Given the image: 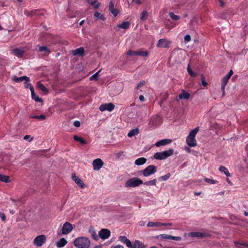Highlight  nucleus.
Here are the masks:
<instances>
[{
    "mask_svg": "<svg viewBox=\"0 0 248 248\" xmlns=\"http://www.w3.org/2000/svg\"><path fill=\"white\" fill-rule=\"evenodd\" d=\"M74 244L77 248H88L90 246V241L86 237H79L75 240Z\"/></svg>",
    "mask_w": 248,
    "mask_h": 248,
    "instance_id": "f257e3e1",
    "label": "nucleus"
},
{
    "mask_svg": "<svg viewBox=\"0 0 248 248\" xmlns=\"http://www.w3.org/2000/svg\"><path fill=\"white\" fill-rule=\"evenodd\" d=\"M173 152L174 150L173 149H170L168 150L161 152H157L155 154L154 158L158 160L165 159L166 158L172 155Z\"/></svg>",
    "mask_w": 248,
    "mask_h": 248,
    "instance_id": "f03ea898",
    "label": "nucleus"
},
{
    "mask_svg": "<svg viewBox=\"0 0 248 248\" xmlns=\"http://www.w3.org/2000/svg\"><path fill=\"white\" fill-rule=\"evenodd\" d=\"M119 240L123 243L125 244L128 248H139L140 242L139 241H136L135 243L132 245L131 241L124 236H120Z\"/></svg>",
    "mask_w": 248,
    "mask_h": 248,
    "instance_id": "7ed1b4c3",
    "label": "nucleus"
},
{
    "mask_svg": "<svg viewBox=\"0 0 248 248\" xmlns=\"http://www.w3.org/2000/svg\"><path fill=\"white\" fill-rule=\"evenodd\" d=\"M184 237L186 238H188L189 237L203 238L207 237L208 236V234L204 232H195L186 233L184 234Z\"/></svg>",
    "mask_w": 248,
    "mask_h": 248,
    "instance_id": "20e7f679",
    "label": "nucleus"
},
{
    "mask_svg": "<svg viewBox=\"0 0 248 248\" xmlns=\"http://www.w3.org/2000/svg\"><path fill=\"white\" fill-rule=\"evenodd\" d=\"M156 170V167L153 165H151L143 170L142 174L144 176L147 177L155 173Z\"/></svg>",
    "mask_w": 248,
    "mask_h": 248,
    "instance_id": "39448f33",
    "label": "nucleus"
},
{
    "mask_svg": "<svg viewBox=\"0 0 248 248\" xmlns=\"http://www.w3.org/2000/svg\"><path fill=\"white\" fill-rule=\"evenodd\" d=\"M46 241V237L42 234L37 236L33 240V244L36 247H41Z\"/></svg>",
    "mask_w": 248,
    "mask_h": 248,
    "instance_id": "423d86ee",
    "label": "nucleus"
},
{
    "mask_svg": "<svg viewBox=\"0 0 248 248\" xmlns=\"http://www.w3.org/2000/svg\"><path fill=\"white\" fill-rule=\"evenodd\" d=\"M171 42L166 38L160 39L158 40L156 46L159 48H168Z\"/></svg>",
    "mask_w": 248,
    "mask_h": 248,
    "instance_id": "0eeeda50",
    "label": "nucleus"
},
{
    "mask_svg": "<svg viewBox=\"0 0 248 248\" xmlns=\"http://www.w3.org/2000/svg\"><path fill=\"white\" fill-rule=\"evenodd\" d=\"M73 230V226L71 224L68 222H66L63 225L62 233L63 234H67L70 233Z\"/></svg>",
    "mask_w": 248,
    "mask_h": 248,
    "instance_id": "6e6552de",
    "label": "nucleus"
},
{
    "mask_svg": "<svg viewBox=\"0 0 248 248\" xmlns=\"http://www.w3.org/2000/svg\"><path fill=\"white\" fill-rule=\"evenodd\" d=\"M140 185V179L133 178L127 181L125 186L127 187H135Z\"/></svg>",
    "mask_w": 248,
    "mask_h": 248,
    "instance_id": "1a4fd4ad",
    "label": "nucleus"
},
{
    "mask_svg": "<svg viewBox=\"0 0 248 248\" xmlns=\"http://www.w3.org/2000/svg\"><path fill=\"white\" fill-rule=\"evenodd\" d=\"M104 163L100 158L94 159L93 162V170H99L103 166Z\"/></svg>",
    "mask_w": 248,
    "mask_h": 248,
    "instance_id": "9d476101",
    "label": "nucleus"
},
{
    "mask_svg": "<svg viewBox=\"0 0 248 248\" xmlns=\"http://www.w3.org/2000/svg\"><path fill=\"white\" fill-rule=\"evenodd\" d=\"M114 108V105L111 103H106L101 105L99 109L101 111L108 110L111 111Z\"/></svg>",
    "mask_w": 248,
    "mask_h": 248,
    "instance_id": "9b49d317",
    "label": "nucleus"
},
{
    "mask_svg": "<svg viewBox=\"0 0 248 248\" xmlns=\"http://www.w3.org/2000/svg\"><path fill=\"white\" fill-rule=\"evenodd\" d=\"M110 235V232L107 229H102L99 232V236L102 239L108 238Z\"/></svg>",
    "mask_w": 248,
    "mask_h": 248,
    "instance_id": "f8f14e48",
    "label": "nucleus"
},
{
    "mask_svg": "<svg viewBox=\"0 0 248 248\" xmlns=\"http://www.w3.org/2000/svg\"><path fill=\"white\" fill-rule=\"evenodd\" d=\"M72 178L73 181L81 188L85 186L84 182L78 177L76 175L75 173H72Z\"/></svg>",
    "mask_w": 248,
    "mask_h": 248,
    "instance_id": "ddd939ff",
    "label": "nucleus"
},
{
    "mask_svg": "<svg viewBox=\"0 0 248 248\" xmlns=\"http://www.w3.org/2000/svg\"><path fill=\"white\" fill-rule=\"evenodd\" d=\"M36 49L39 52H44V55H48L51 53L50 49L46 46H40L38 45Z\"/></svg>",
    "mask_w": 248,
    "mask_h": 248,
    "instance_id": "4468645a",
    "label": "nucleus"
},
{
    "mask_svg": "<svg viewBox=\"0 0 248 248\" xmlns=\"http://www.w3.org/2000/svg\"><path fill=\"white\" fill-rule=\"evenodd\" d=\"M108 9L110 13L113 15L114 16L118 15L119 11L118 9L114 8V4L112 1H110L108 5Z\"/></svg>",
    "mask_w": 248,
    "mask_h": 248,
    "instance_id": "2eb2a0df",
    "label": "nucleus"
},
{
    "mask_svg": "<svg viewBox=\"0 0 248 248\" xmlns=\"http://www.w3.org/2000/svg\"><path fill=\"white\" fill-rule=\"evenodd\" d=\"M172 141L170 139H163L160 140H159L157 141L155 143V146L156 147H160L166 145L167 144H170Z\"/></svg>",
    "mask_w": 248,
    "mask_h": 248,
    "instance_id": "dca6fc26",
    "label": "nucleus"
},
{
    "mask_svg": "<svg viewBox=\"0 0 248 248\" xmlns=\"http://www.w3.org/2000/svg\"><path fill=\"white\" fill-rule=\"evenodd\" d=\"M12 80L16 82H21L23 80H25L26 82H27L30 81V78L27 76L17 77L16 76H14L12 77Z\"/></svg>",
    "mask_w": 248,
    "mask_h": 248,
    "instance_id": "f3484780",
    "label": "nucleus"
},
{
    "mask_svg": "<svg viewBox=\"0 0 248 248\" xmlns=\"http://www.w3.org/2000/svg\"><path fill=\"white\" fill-rule=\"evenodd\" d=\"M230 78L226 76L223 77L221 81V90L222 91V96L225 95V88L228 80Z\"/></svg>",
    "mask_w": 248,
    "mask_h": 248,
    "instance_id": "a211bd4d",
    "label": "nucleus"
},
{
    "mask_svg": "<svg viewBox=\"0 0 248 248\" xmlns=\"http://www.w3.org/2000/svg\"><path fill=\"white\" fill-rule=\"evenodd\" d=\"M190 96V94L186 92L184 90L182 91V93L179 94L178 98L179 99H189Z\"/></svg>",
    "mask_w": 248,
    "mask_h": 248,
    "instance_id": "6ab92c4d",
    "label": "nucleus"
},
{
    "mask_svg": "<svg viewBox=\"0 0 248 248\" xmlns=\"http://www.w3.org/2000/svg\"><path fill=\"white\" fill-rule=\"evenodd\" d=\"M186 143L190 147H195L197 145L195 138H189L187 137L186 140Z\"/></svg>",
    "mask_w": 248,
    "mask_h": 248,
    "instance_id": "aec40b11",
    "label": "nucleus"
},
{
    "mask_svg": "<svg viewBox=\"0 0 248 248\" xmlns=\"http://www.w3.org/2000/svg\"><path fill=\"white\" fill-rule=\"evenodd\" d=\"M84 53V49L83 47H81L76 49L73 51V54L74 55H79L80 56H83Z\"/></svg>",
    "mask_w": 248,
    "mask_h": 248,
    "instance_id": "412c9836",
    "label": "nucleus"
},
{
    "mask_svg": "<svg viewBox=\"0 0 248 248\" xmlns=\"http://www.w3.org/2000/svg\"><path fill=\"white\" fill-rule=\"evenodd\" d=\"M89 232L91 234L92 237L95 240L98 239V236L95 230L92 227H91L89 230Z\"/></svg>",
    "mask_w": 248,
    "mask_h": 248,
    "instance_id": "4be33fe9",
    "label": "nucleus"
},
{
    "mask_svg": "<svg viewBox=\"0 0 248 248\" xmlns=\"http://www.w3.org/2000/svg\"><path fill=\"white\" fill-rule=\"evenodd\" d=\"M67 243V241L64 238H61L56 244L57 248H61L64 247Z\"/></svg>",
    "mask_w": 248,
    "mask_h": 248,
    "instance_id": "5701e85b",
    "label": "nucleus"
},
{
    "mask_svg": "<svg viewBox=\"0 0 248 248\" xmlns=\"http://www.w3.org/2000/svg\"><path fill=\"white\" fill-rule=\"evenodd\" d=\"M235 246L238 248H248V243L234 241Z\"/></svg>",
    "mask_w": 248,
    "mask_h": 248,
    "instance_id": "b1692460",
    "label": "nucleus"
},
{
    "mask_svg": "<svg viewBox=\"0 0 248 248\" xmlns=\"http://www.w3.org/2000/svg\"><path fill=\"white\" fill-rule=\"evenodd\" d=\"M13 52L15 55H16L17 57L22 56L24 52L23 50L18 48L13 49Z\"/></svg>",
    "mask_w": 248,
    "mask_h": 248,
    "instance_id": "393cba45",
    "label": "nucleus"
},
{
    "mask_svg": "<svg viewBox=\"0 0 248 248\" xmlns=\"http://www.w3.org/2000/svg\"><path fill=\"white\" fill-rule=\"evenodd\" d=\"M130 26V23L128 21H124L118 25L117 27L123 29H127Z\"/></svg>",
    "mask_w": 248,
    "mask_h": 248,
    "instance_id": "a878e982",
    "label": "nucleus"
},
{
    "mask_svg": "<svg viewBox=\"0 0 248 248\" xmlns=\"http://www.w3.org/2000/svg\"><path fill=\"white\" fill-rule=\"evenodd\" d=\"M144 184L146 186H154L156 185V180L155 179H153L152 180H150L149 181H146L144 183L141 180H140V184Z\"/></svg>",
    "mask_w": 248,
    "mask_h": 248,
    "instance_id": "bb28decb",
    "label": "nucleus"
},
{
    "mask_svg": "<svg viewBox=\"0 0 248 248\" xmlns=\"http://www.w3.org/2000/svg\"><path fill=\"white\" fill-rule=\"evenodd\" d=\"M37 88L44 92L45 94H46L48 92L47 89L44 86V85L40 82H38L37 85Z\"/></svg>",
    "mask_w": 248,
    "mask_h": 248,
    "instance_id": "cd10ccee",
    "label": "nucleus"
},
{
    "mask_svg": "<svg viewBox=\"0 0 248 248\" xmlns=\"http://www.w3.org/2000/svg\"><path fill=\"white\" fill-rule=\"evenodd\" d=\"M139 133V130L138 128L133 129L129 131L128 133L127 136L129 137H132L135 135H137Z\"/></svg>",
    "mask_w": 248,
    "mask_h": 248,
    "instance_id": "c85d7f7f",
    "label": "nucleus"
},
{
    "mask_svg": "<svg viewBox=\"0 0 248 248\" xmlns=\"http://www.w3.org/2000/svg\"><path fill=\"white\" fill-rule=\"evenodd\" d=\"M199 130V127H197L195 129H193L192 131H190L189 133L188 136L187 137H189V138H195L196 135L197 134V132Z\"/></svg>",
    "mask_w": 248,
    "mask_h": 248,
    "instance_id": "c756f323",
    "label": "nucleus"
},
{
    "mask_svg": "<svg viewBox=\"0 0 248 248\" xmlns=\"http://www.w3.org/2000/svg\"><path fill=\"white\" fill-rule=\"evenodd\" d=\"M219 170L220 171H221V172H223L227 176H230V172H229V170H228V169L225 167L224 166H221L219 168Z\"/></svg>",
    "mask_w": 248,
    "mask_h": 248,
    "instance_id": "7c9ffc66",
    "label": "nucleus"
},
{
    "mask_svg": "<svg viewBox=\"0 0 248 248\" xmlns=\"http://www.w3.org/2000/svg\"><path fill=\"white\" fill-rule=\"evenodd\" d=\"M156 238L164 240H170V235L167 234H161L156 236Z\"/></svg>",
    "mask_w": 248,
    "mask_h": 248,
    "instance_id": "2f4dec72",
    "label": "nucleus"
},
{
    "mask_svg": "<svg viewBox=\"0 0 248 248\" xmlns=\"http://www.w3.org/2000/svg\"><path fill=\"white\" fill-rule=\"evenodd\" d=\"M0 181L4 183H8L10 182V177L8 176L0 174Z\"/></svg>",
    "mask_w": 248,
    "mask_h": 248,
    "instance_id": "473e14b6",
    "label": "nucleus"
},
{
    "mask_svg": "<svg viewBox=\"0 0 248 248\" xmlns=\"http://www.w3.org/2000/svg\"><path fill=\"white\" fill-rule=\"evenodd\" d=\"M30 118H33V119H37L39 120L42 121L46 119V117L44 115H31L30 117Z\"/></svg>",
    "mask_w": 248,
    "mask_h": 248,
    "instance_id": "72a5a7b5",
    "label": "nucleus"
},
{
    "mask_svg": "<svg viewBox=\"0 0 248 248\" xmlns=\"http://www.w3.org/2000/svg\"><path fill=\"white\" fill-rule=\"evenodd\" d=\"M148 227H160V222H154L152 221H150L147 223Z\"/></svg>",
    "mask_w": 248,
    "mask_h": 248,
    "instance_id": "f704fd0d",
    "label": "nucleus"
},
{
    "mask_svg": "<svg viewBox=\"0 0 248 248\" xmlns=\"http://www.w3.org/2000/svg\"><path fill=\"white\" fill-rule=\"evenodd\" d=\"M169 15L171 19L174 21L178 20L180 18V16L175 15L173 12L170 13Z\"/></svg>",
    "mask_w": 248,
    "mask_h": 248,
    "instance_id": "c9c22d12",
    "label": "nucleus"
},
{
    "mask_svg": "<svg viewBox=\"0 0 248 248\" xmlns=\"http://www.w3.org/2000/svg\"><path fill=\"white\" fill-rule=\"evenodd\" d=\"M94 16L96 18L101 19L103 21L106 20V18L105 17V16L98 12H96L95 13H94Z\"/></svg>",
    "mask_w": 248,
    "mask_h": 248,
    "instance_id": "e433bc0d",
    "label": "nucleus"
},
{
    "mask_svg": "<svg viewBox=\"0 0 248 248\" xmlns=\"http://www.w3.org/2000/svg\"><path fill=\"white\" fill-rule=\"evenodd\" d=\"M148 16V13L147 11H143L140 15V20H145Z\"/></svg>",
    "mask_w": 248,
    "mask_h": 248,
    "instance_id": "4c0bfd02",
    "label": "nucleus"
},
{
    "mask_svg": "<svg viewBox=\"0 0 248 248\" xmlns=\"http://www.w3.org/2000/svg\"><path fill=\"white\" fill-rule=\"evenodd\" d=\"M74 139L76 141H79L82 144H86V141L83 139L81 138L77 135H75L74 136Z\"/></svg>",
    "mask_w": 248,
    "mask_h": 248,
    "instance_id": "58836bf2",
    "label": "nucleus"
},
{
    "mask_svg": "<svg viewBox=\"0 0 248 248\" xmlns=\"http://www.w3.org/2000/svg\"><path fill=\"white\" fill-rule=\"evenodd\" d=\"M89 3L93 5L95 8H97L99 6V3L96 0H91L89 1Z\"/></svg>",
    "mask_w": 248,
    "mask_h": 248,
    "instance_id": "ea45409f",
    "label": "nucleus"
},
{
    "mask_svg": "<svg viewBox=\"0 0 248 248\" xmlns=\"http://www.w3.org/2000/svg\"><path fill=\"white\" fill-rule=\"evenodd\" d=\"M170 177V173H167L165 175L162 176L158 178L159 181L163 180L166 181Z\"/></svg>",
    "mask_w": 248,
    "mask_h": 248,
    "instance_id": "a19ab883",
    "label": "nucleus"
},
{
    "mask_svg": "<svg viewBox=\"0 0 248 248\" xmlns=\"http://www.w3.org/2000/svg\"><path fill=\"white\" fill-rule=\"evenodd\" d=\"M100 71V70L98 71L96 73H95L94 74H93V75L91 76L90 78V79L91 80H97L98 79V77L99 76V73Z\"/></svg>",
    "mask_w": 248,
    "mask_h": 248,
    "instance_id": "79ce46f5",
    "label": "nucleus"
},
{
    "mask_svg": "<svg viewBox=\"0 0 248 248\" xmlns=\"http://www.w3.org/2000/svg\"><path fill=\"white\" fill-rule=\"evenodd\" d=\"M142 110V111H145V115H147L149 113V108L148 106H143L140 107V110Z\"/></svg>",
    "mask_w": 248,
    "mask_h": 248,
    "instance_id": "37998d69",
    "label": "nucleus"
},
{
    "mask_svg": "<svg viewBox=\"0 0 248 248\" xmlns=\"http://www.w3.org/2000/svg\"><path fill=\"white\" fill-rule=\"evenodd\" d=\"M187 72H188V74L191 77H196V76H197L196 74L192 71V70H191V69L190 67L189 64L188 65V67H187Z\"/></svg>",
    "mask_w": 248,
    "mask_h": 248,
    "instance_id": "c03bdc74",
    "label": "nucleus"
},
{
    "mask_svg": "<svg viewBox=\"0 0 248 248\" xmlns=\"http://www.w3.org/2000/svg\"><path fill=\"white\" fill-rule=\"evenodd\" d=\"M141 57H144V60L147 59V58L148 57V52L147 51H141L140 50V58Z\"/></svg>",
    "mask_w": 248,
    "mask_h": 248,
    "instance_id": "a18cd8bd",
    "label": "nucleus"
},
{
    "mask_svg": "<svg viewBox=\"0 0 248 248\" xmlns=\"http://www.w3.org/2000/svg\"><path fill=\"white\" fill-rule=\"evenodd\" d=\"M204 180L205 182H206L208 183L212 184H215L217 182V181H215V180H214L213 179H211L209 178H205L204 179Z\"/></svg>",
    "mask_w": 248,
    "mask_h": 248,
    "instance_id": "49530a36",
    "label": "nucleus"
},
{
    "mask_svg": "<svg viewBox=\"0 0 248 248\" xmlns=\"http://www.w3.org/2000/svg\"><path fill=\"white\" fill-rule=\"evenodd\" d=\"M160 119V117L158 116H155V117L152 118V121L153 122V124L155 125H156L158 124V123L156 122V120H158Z\"/></svg>",
    "mask_w": 248,
    "mask_h": 248,
    "instance_id": "de8ad7c7",
    "label": "nucleus"
},
{
    "mask_svg": "<svg viewBox=\"0 0 248 248\" xmlns=\"http://www.w3.org/2000/svg\"><path fill=\"white\" fill-rule=\"evenodd\" d=\"M128 55H140V51H132V50H129L127 52Z\"/></svg>",
    "mask_w": 248,
    "mask_h": 248,
    "instance_id": "09e8293b",
    "label": "nucleus"
},
{
    "mask_svg": "<svg viewBox=\"0 0 248 248\" xmlns=\"http://www.w3.org/2000/svg\"><path fill=\"white\" fill-rule=\"evenodd\" d=\"M184 41L186 43L189 42L191 41V37L189 34L185 35L184 37Z\"/></svg>",
    "mask_w": 248,
    "mask_h": 248,
    "instance_id": "8fccbe9b",
    "label": "nucleus"
},
{
    "mask_svg": "<svg viewBox=\"0 0 248 248\" xmlns=\"http://www.w3.org/2000/svg\"><path fill=\"white\" fill-rule=\"evenodd\" d=\"M181 237L179 236H173L170 235V240H173L177 241H179L181 240Z\"/></svg>",
    "mask_w": 248,
    "mask_h": 248,
    "instance_id": "3c124183",
    "label": "nucleus"
},
{
    "mask_svg": "<svg viewBox=\"0 0 248 248\" xmlns=\"http://www.w3.org/2000/svg\"><path fill=\"white\" fill-rule=\"evenodd\" d=\"M202 83L203 86H206L207 85V83L205 81V78L203 75H202Z\"/></svg>",
    "mask_w": 248,
    "mask_h": 248,
    "instance_id": "603ef678",
    "label": "nucleus"
},
{
    "mask_svg": "<svg viewBox=\"0 0 248 248\" xmlns=\"http://www.w3.org/2000/svg\"><path fill=\"white\" fill-rule=\"evenodd\" d=\"M31 97H32V98L33 99H34L36 102H42V100L41 98L37 96H36L35 94H34V96H31Z\"/></svg>",
    "mask_w": 248,
    "mask_h": 248,
    "instance_id": "864d4df0",
    "label": "nucleus"
},
{
    "mask_svg": "<svg viewBox=\"0 0 248 248\" xmlns=\"http://www.w3.org/2000/svg\"><path fill=\"white\" fill-rule=\"evenodd\" d=\"M23 139L26 140H29V141H31L33 138H31L30 135H26L24 137Z\"/></svg>",
    "mask_w": 248,
    "mask_h": 248,
    "instance_id": "5fc2aeb1",
    "label": "nucleus"
},
{
    "mask_svg": "<svg viewBox=\"0 0 248 248\" xmlns=\"http://www.w3.org/2000/svg\"><path fill=\"white\" fill-rule=\"evenodd\" d=\"M0 217L1 218L2 221H5L6 219L4 214L0 211Z\"/></svg>",
    "mask_w": 248,
    "mask_h": 248,
    "instance_id": "6e6d98bb",
    "label": "nucleus"
},
{
    "mask_svg": "<svg viewBox=\"0 0 248 248\" xmlns=\"http://www.w3.org/2000/svg\"><path fill=\"white\" fill-rule=\"evenodd\" d=\"M74 125L76 127H78L80 125V123L78 121H76L74 122Z\"/></svg>",
    "mask_w": 248,
    "mask_h": 248,
    "instance_id": "4d7b16f0",
    "label": "nucleus"
},
{
    "mask_svg": "<svg viewBox=\"0 0 248 248\" xmlns=\"http://www.w3.org/2000/svg\"><path fill=\"white\" fill-rule=\"evenodd\" d=\"M146 162V159L144 157H140V165L144 164Z\"/></svg>",
    "mask_w": 248,
    "mask_h": 248,
    "instance_id": "13d9d810",
    "label": "nucleus"
},
{
    "mask_svg": "<svg viewBox=\"0 0 248 248\" xmlns=\"http://www.w3.org/2000/svg\"><path fill=\"white\" fill-rule=\"evenodd\" d=\"M232 74H233V71L232 70H231L230 71V72L228 73V74L226 75L225 76H226L227 77L230 78L232 76Z\"/></svg>",
    "mask_w": 248,
    "mask_h": 248,
    "instance_id": "bf43d9fd",
    "label": "nucleus"
},
{
    "mask_svg": "<svg viewBox=\"0 0 248 248\" xmlns=\"http://www.w3.org/2000/svg\"><path fill=\"white\" fill-rule=\"evenodd\" d=\"M30 90L31 92V96H34L35 93H34V88H33V87L32 86L31 87V88H30Z\"/></svg>",
    "mask_w": 248,
    "mask_h": 248,
    "instance_id": "052dcab7",
    "label": "nucleus"
},
{
    "mask_svg": "<svg viewBox=\"0 0 248 248\" xmlns=\"http://www.w3.org/2000/svg\"><path fill=\"white\" fill-rule=\"evenodd\" d=\"M25 86L26 88H30L31 87H32V85L30 83H25Z\"/></svg>",
    "mask_w": 248,
    "mask_h": 248,
    "instance_id": "680f3d73",
    "label": "nucleus"
},
{
    "mask_svg": "<svg viewBox=\"0 0 248 248\" xmlns=\"http://www.w3.org/2000/svg\"><path fill=\"white\" fill-rule=\"evenodd\" d=\"M135 163L137 165L139 166L140 165V158L136 159Z\"/></svg>",
    "mask_w": 248,
    "mask_h": 248,
    "instance_id": "e2e57ef3",
    "label": "nucleus"
},
{
    "mask_svg": "<svg viewBox=\"0 0 248 248\" xmlns=\"http://www.w3.org/2000/svg\"><path fill=\"white\" fill-rule=\"evenodd\" d=\"M112 248H124V247L122 245H118L115 247H114Z\"/></svg>",
    "mask_w": 248,
    "mask_h": 248,
    "instance_id": "0e129e2a",
    "label": "nucleus"
},
{
    "mask_svg": "<svg viewBox=\"0 0 248 248\" xmlns=\"http://www.w3.org/2000/svg\"><path fill=\"white\" fill-rule=\"evenodd\" d=\"M162 226H167V223L160 222V227H162Z\"/></svg>",
    "mask_w": 248,
    "mask_h": 248,
    "instance_id": "69168bd1",
    "label": "nucleus"
},
{
    "mask_svg": "<svg viewBox=\"0 0 248 248\" xmlns=\"http://www.w3.org/2000/svg\"><path fill=\"white\" fill-rule=\"evenodd\" d=\"M185 150L187 153H190L191 152V149L188 147H186Z\"/></svg>",
    "mask_w": 248,
    "mask_h": 248,
    "instance_id": "338daca9",
    "label": "nucleus"
},
{
    "mask_svg": "<svg viewBox=\"0 0 248 248\" xmlns=\"http://www.w3.org/2000/svg\"><path fill=\"white\" fill-rule=\"evenodd\" d=\"M219 2L221 6L222 7L224 6V4L223 1H222L221 0H219Z\"/></svg>",
    "mask_w": 248,
    "mask_h": 248,
    "instance_id": "774afa93",
    "label": "nucleus"
}]
</instances>
